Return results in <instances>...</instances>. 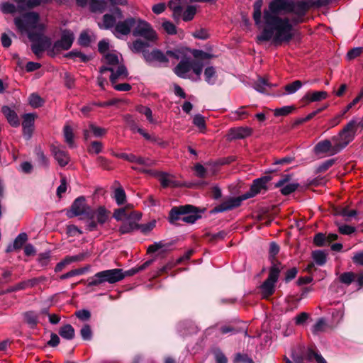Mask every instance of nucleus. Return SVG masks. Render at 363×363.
<instances>
[{
	"instance_id": "nucleus-1",
	"label": "nucleus",
	"mask_w": 363,
	"mask_h": 363,
	"mask_svg": "<svg viewBox=\"0 0 363 363\" xmlns=\"http://www.w3.org/2000/svg\"><path fill=\"white\" fill-rule=\"evenodd\" d=\"M262 0L253 4L252 18L262 30L258 42L272 40L275 44L289 42L294 35V27L303 21L310 7L308 2L298 0H271L262 11Z\"/></svg>"
},
{
	"instance_id": "nucleus-2",
	"label": "nucleus",
	"mask_w": 363,
	"mask_h": 363,
	"mask_svg": "<svg viewBox=\"0 0 363 363\" xmlns=\"http://www.w3.org/2000/svg\"><path fill=\"white\" fill-rule=\"evenodd\" d=\"M14 23L21 33L27 34L33 43V53L40 57L43 52L50 45V40L44 35L46 23L40 18L38 13L31 11L14 18Z\"/></svg>"
},
{
	"instance_id": "nucleus-3",
	"label": "nucleus",
	"mask_w": 363,
	"mask_h": 363,
	"mask_svg": "<svg viewBox=\"0 0 363 363\" xmlns=\"http://www.w3.org/2000/svg\"><path fill=\"white\" fill-rule=\"evenodd\" d=\"M194 59L182 60L174 68L175 74L181 78H191L189 74L191 70L200 78L203 68L208 63L212 55L199 50H194L192 52Z\"/></svg>"
},
{
	"instance_id": "nucleus-4",
	"label": "nucleus",
	"mask_w": 363,
	"mask_h": 363,
	"mask_svg": "<svg viewBox=\"0 0 363 363\" xmlns=\"http://www.w3.org/2000/svg\"><path fill=\"white\" fill-rule=\"evenodd\" d=\"M201 216L196 208L191 205L180 206L171 209L169 214V222L174 223L182 220L187 223H194Z\"/></svg>"
},
{
	"instance_id": "nucleus-5",
	"label": "nucleus",
	"mask_w": 363,
	"mask_h": 363,
	"mask_svg": "<svg viewBox=\"0 0 363 363\" xmlns=\"http://www.w3.org/2000/svg\"><path fill=\"white\" fill-rule=\"evenodd\" d=\"M282 269L281 263H273V266L270 267L267 279L259 286L262 298H268L274 293L276 284Z\"/></svg>"
},
{
	"instance_id": "nucleus-6",
	"label": "nucleus",
	"mask_w": 363,
	"mask_h": 363,
	"mask_svg": "<svg viewBox=\"0 0 363 363\" xmlns=\"http://www.w3.org/2000/svg\"><path fill=\"white\" fill-rule=\"evenodd\" d=\"M124 272L121 269H113L99 272L89 279L88 286H98L103 283L115 284L123 279Z\"/></svg>"
},
{
	"instance_id": "nucleus-7",
	"label": "nucleus",
	"mask_w": 363,
	"mask_h": 363,
	"mask_svg": "<svg viewBox=\"0 0 363 363\" xmlns=\"http://www.w3.org/2000/svg\"><path fill=\"white\" fill-rule=\"evenodd\" d=\"M356 124L353 121H349L337 135L333 137V141L336 143L337 150H342L354 140L356 131Z\"/></svg>"
},
{
	"instance_id": "nucleus-8",
	"label": "nucleus",
	"mask_w": 363,
	"mask_h": 363,
	"mask_svg": "<svg viewBox=\"0 0 363 363\" xmlns=\"http://www.w3.org/2000/svg\"><path fill=\"white\" fill-rule=\"evenodd\" d=\"M133 35L155 43L157 39V34L152 26L148 22L140 18H137V23H135V28L133 30Z\"/></svg>"
},
{
	"instance_id": "nucleus-9",
	"label": "nucleus",
	"mask_w": 363,
	"mask_h": 363,
	"mask_svg": "<svg viewBox=\"0 0 363 363\" xmlns=\"http://www.w3.org/2000/svg\"><path fill=\"white\" fill-rule=\"evenodd\" d=\"M90 211L92 215L86 216V218L88 220L86 226L87 230L93 231L96 230L97 224L103 225L106 222L109 217V212L104 206H99L96 210L90 207Z\"/></svg>"
},
{
	"instance_id": "nucleus-10",
	"label": "nucleus",
	"mask_w": 363,
	"mask_h": 363,
	"mask_svg": "<svg viewBox=\"0 0 363 363\" xmlns=\"http://www.w3.org/2000/svg\"><path fill=\"white\" fill-rule=\"evenodd\" d=\"M106 72H111L110 82L111 84H114L119 80H125L128 79V72L124 65H119L117 67H101L100 68L101 75Z\"/></svg>"
},
{
	"instance_id": "nucleus-11",
	"label": "nucleus",
	"mask_w": 363,
	"mask_h": 363,
	"mask_svg": "<svg viewBox=\"0 0 363 363\" xmlns=\"http://www.w3.org/2000/svg\"><path fill=\"white\" fill-rule=\"evenodd\" d=\"M91 215L90 206L86 205L85 199L83 196L78 197L74 200L70 210L67 213V216L69 218L79 216H84L86 218V216H91Z\"/></svg>"
},
{
	"instance_id": "nucleus-12",
	"label": "nucleus",
	"mask_w": 363,
	"mask_h": 363,
	"mask_svg": "<svg viewBox=\"0 0 363 363\" xmlns=\"http://www.w3.org/2000/svg\"><path fill=\"white\" fill-rule=\"evenodd\" d=\"M74 39V34L71 30H62L61 38L55 42L53 45V50L58 52L60 50H69L73 43Z\"/></svg>"
},
{
	"instance_id": "nucleus-13",
	"label": "nucleus",
	"mask_w": 363,
	"mask_h": 363,
	"mask_svg": "<svg viewBox=\"0 0 363 363\" xmlns=\"http://www.w3.org/2000/svg\"><path fill=\"white\" fill-rule=\"evenodd\" d=\"M246 199H244V194L238 197H230L216 206L213 209V211L220 213L232 210L240 206L242 202Z\"/></svg>"
},
{
	"instance_id": "nucleus-14",
	"label": "nucleus",
	"mask_w": 363,
	"mask_h": 363,
	"mask_svg": "<svg viewBox=\"0 0 363 363\" xmlns=\"http://www.w3.org/2000/svg\"><path fill=\"white\" fill-rule=\"evenodd\" d=\"M314 151L316 154L326 153L329 155H334L340 152L337 150L336 143L333 141V138L330 140H324L318 143L314 147Z\"/></svg>"
},
{
	"instance_id": "nucleus-15",
	"label": "nucleus",
	"mask_w": 363,
	"mask_h": 363,
	"mask_svg": "<svg viewBox=\"0 0 363 363\" xmlns=\"http://www.w3.org/2000/svg\"><path fill=\"white\" fill-rule=\"evenodd\" d=\"M51 152L54 156V158L60 167H63L69 162V155L63 146L59 145H52Z\"/></svg>"
},
{
	"instance_id": "nucleus-16",
	"label": "nucleus",
	"mask_w": 363,
	"mask_h": 363,
	"mask_svg": "<svg viewBox=\"0 0 363 363\" xmlns=\"http://www.w3.org/2000/svg\"><path fill=\"white\" fill-rule=\"evenodd\" d=\"M135 23H137V18H128L123 21H119L116 24L114 33L117 37L119 35H128L131 29H134Z\"/></svg>"
},
{
	"instance_id": "nucleus-17",
	"label": "nucleus",
	"mask_w": 363,
	"mask_h": 363,
	"mask_svg": "<svg viewBox=\"0 0 363 363\" xmlns=\"http://www.w3.org/2000/svg\"><path fill=\"white\" fill-rule=\"evenodd\" d=\"M113 6H124L128 0H108ZM90 9L93 12H104L107 8V3L104 0H89Z\"/></svg>"
},
{
	"instance_id": "nucleus-18",
	"label": "nucleus",
	"mask_w": 363,
	"mask_h": 363,
	"mask_svg": "<svg viewBox=\"0 0 363 363\" xmlns=\"http://www.w3.org/2000/svg\"><path fill=\"white\" fill-rule=\"evenodd\" d=\"M269 179L267 177L255 179L252 184L250 191L244 194V199H250L259 194L262 189H266Z\"/></svg>"
},
{
	"instance_id": "nucleus-19",
	"label": "nucleus",
	"mask_w": 363,
	"mask_h": 363,
	"mask_svg": "<svg viewBox=\"0 0 363 363\" xmlns=\"http://www.w3.org/2000/svg\"><path fill=\"white\" fill-rule=\"evenodd\" d=\"M133 169L137 170L140 172H143L146 174H149L154 176H157L159 181L160 182L162 186L163 187H168V186H175V182L172 179V177L166 173L160 172V173H155L152 172V170H148L145 168H137V167H133Z\"/></svg>"
},
{
	"instance_id": "nucleus-20",
	"label": "nucleus",
	"mask_w": 363,
	"mask_h": 363,
	"mask_svg": "<svg viewBox=\"0 0 363 363\" xmlns=\"http://www.w3.org/2000/svg\"><path fill=\"white\" fill-rule=\"evenodd\" d=\"M154 43L146 40L136 39L131 44H129V48L135 53H142L144 57L145 53L149 52L147 49L152 46Z\"/></svg>"
},
{
	"instance_id": "nucleus-21",
	"label": "nucleus",
	"mask_w": 363,
	"mask_h": 363,
	"mask_svg": "<svg viewBox=\"0 0 363 363\" xmlns=\"http://www.w3.org/2000/svg\"><path fill=\"white\" fill-rule=\"evenodd\" d=\"M113 14L115 16L111 14H105L103 17V23L101 25L99 23L100 28L108 29L113 27L114 25L116 26V19L122 18L123 15L121 9L118 8L113 9Z\"/></svg>"
},
{
	"instance_id": "nucleus-22",
	"label": "nucleus",
	"mask_w": 363,
	"mask_h": 363,
	"mask_svg": "<svg viewBox=\"0 0 363 363\" xmlns=\"http://www.w3.org/2000/svg\"><path fill=\"white\" fill-rule=\"evenodd\" d=\"M289 175H285L276 184L277 187H281V192L284 195L291 194L295 191L298 186V184L297 183H289Z\"/></svg>"
},
{
	"instance_id": "nucleus-23",
	"label": "nucleus",
	"mask_w": 363,
	"mask_h": 363,
	"mask_svg": "<svg viewBox=\"0 0 363 363\" xmlns=\"http://www.w3.org/2000/svg\"><path fill=\"white\" fill-rule=\"evenodd\" d=\"M144 60L149 64L155 62H157L160 64H167L168 62L167 56L157 49L153 50L148 53H145Z\"/></svg>"
},
{
	"instance_id": "nucleus-24",
	"label": "nucleus",
	"mask_w": 363,
	"mask_h": 363,
	"mask_svg": "<svg viewBox=\"0 0 363 363\" xmlns=\"http://www.w3.org/2000/svg\"><path fill=\"white\" fill-rule=\"evenodd\" d=\"M328 96V94L325 91H308L303 96L301 101L308 104L311 102L320 101L327 99Z\"/></svg>"
},
{
	"instance_id": "nucleus-25",
	"label": "nucleus",
	"mask_w": 363,
	"mask_h": 363,
	"mask_svg": "<svg viewBox=\"0 0 363 363\" xmlns=\"http://www.w3.org/2000/svg\"><path fill=\"white\" fill-rule=\"evenodd\" d=\"M113 218L117 220H129L133 219H139L140 216L135 212L128 213L125 208H121L116 209L114 211Z\"/></svg>"
},
{
	"instance_id": "nucleus-26",
	"label": "nucleus",
	"mask_w": 363,
	"mask_h": 363,
	"mask_svg": "<svg viewBox=\"0 0 363 363\" xmlns=\"http://www.w3.org/2000/svg\"><path fill=\"white\" fill-rule=\"evenodd\" d=\"M23 119L22 126L23 134L27 135V137L29 138L33 132L35 116L32 113H27L23 116Z\"/></svg>"
},
{
	"instance_id": "nucleus-27",
	"label": "nucleus",
	"mask_w": 363,
	"mask_h": 363,
	"mask_svg": "<svg viewBox=\"0 0 363 363\" xmlns=\"http://www.w3.org/2000/svg\"><path fill=\"white\" fill-rule=\"evenodd\" d=\"M252 133V129L249 127H238L232 128L230 130V137L231 139H242L250 136Z\"/></svg>"
},
{
	"instance_id": "nucleus-28",
	"label": "nucleus",
	"mask_w": 363,
	"mask_h": 363,
	"mask_svg": "<svg viewBox=\"0 0 363 363\" xmlns=\"http://www.w3.org/2000/svg\"><path fill=\"white\" fill-rule=\"evenodd\" d=\"M1 111L11 125L14 127L19 125L20 123L18 117L13 110L9 106H4L1 108Z\"/></svg>"
},
{
	"instance_id": "nucleus-29",
	"label": "nucleus",
	"mask_w": 363,
	"mask_h": 363,
	"mask_svg": "<svg viewBox=\"0 0 363 363\" xmlns=\"http://www.w3.org/2000/svg\"><path fill=\"white\" fill-rule=\"evenodd\" d=\"M91 132L95 137H101L105 135L107 132L106 129L98 127L95 125L94 123H90L89 125V129L84 130L83 134L85 140H88L89 138V132Z\"/></svg>"
},
{
	"instance_id": "nucleus-30",
	"label": "nucleus",
	"mask_w": 363,
	"mask_h": 363,
	"mask_svg": "<svg viewBox=\"0 0 363 363\" xmlns=\"http://www.w3.org/2000/svg\"><path fill=\"white\" fill-rule=\"evenodd\" d=\"M104 63L106 65L104 67H115L119 65H121L119 62V56L116 52H108L104 55Z\"/></svg>"
},
{
	"instance_id": "nucleus-31",
	"label": "nucleus",
	"mask_w": 363,
	"mask_h": 363,
	"mask_svg": "<svg viewBox=\"0 0 363 363\" xmlns=\"http://www.w3.org/2000/svg\"><path fill=\"white\" fill-rule=\"evenodd\" d=\"M23 318L26 323L31 328H35L38 323V314L35 311H30L25 312L23 313Z\"/></svg>"
},
{
	"instance_id": "nucleus-32",
	"label": "nucleus",
	"mask_w": 363,
	"mask_h": 363,
	"mask_svg": "<svg viewBox=\"0 0 363 363\" xmlns=\"http://www.w3.org/2000/svg\"><path fill=\"white\" fill-rule=\"evenodd\" d=\"M169 8L173 11V17L179 18L182 14V7L180 0H171L168 3Z\"/></svg>"
},
{
	"instance_id": "nucleus-33",
	"label": "nucleus",
	"mask_w": 363,
	"mask_h": 363,
	"mask_svg": "<svg viewBox=\"0 0 363 363\" xmlns=\"http://www.w3.org/2000/svg\"><path fill=\"white\" fill-rule=\"evenodd\" d=\"M60 335L66 340H72L74 337L75 332L74 328L69 325L62 326L59 330Z\"/></svg>"
},
{
	"instance_id": "nucleus-34",
	"label": "nucleus",
	"mask_w": 363,
	"mask_h": 363,
	"mask_svg": "<svg viewBox=\"0 0 363 363\" xmlns=\"http://www.w3.org/2000/svg\"><path fill=\"white\" fill-rule=\"evenodd\" d=\"M204 77L206 82L213 85L216 83L217 75L216 69L213 67H207L204 71Z\"/></svg>"
},
{
	"instance_id": "nucleus-35",
	"label": "nucleus",
	"mask_w": 363,
	"mask_h": 363,
	"mask_svg": "<svg viewBox=\"0 0 363 363\" xmlns=\"http://www.w3.org/2000/svg\"><path fill=\"white\" fill-rule=\"evenodd\" d=\"M63 134L65 142L67 143L69 147H74V133L71 126L67 125L64 127Z\"/></svg>"
},
{
	"instance_id": "nucleus-36",
	"label": "nucleus",
	"mask_w": 363,
	"mask_h": 363,
	"mask_svg": "<svg viewBox=\"0 0 363 363\" xmlns=\"http://www.w3.org/2000/svg\"><path fill=\"white\" fill-rule=\"evenodd\" d=\"M113 198L118 205L123 204L126 200L125 191L121 187L116 189L113 192Z\"/></svg>"
},
{
	"instance_id": "nucleus-37",
	"label": "nucleus",
	"mask_w": 363,
	"mask_h": 363,
	"mask_svg": "<svg viewBox=\"0 0 363 363\" xmlns=\"http://www.w3.org/2000/svg\"><path fill=\"white\" fill-rule=\"evenodd\" d=\"M312 257L318 265L322 266L326 262V254L322 250L313 252Z\"/></svg>"
},
{
	"instance_id": "nucleus-38",
	"label": "nucleus",
	"mask_w": 363,
	"mask_h": 363,
	"mask_svg": "<svg viewBox=\"0 0 363 363\" xmlns=\"http://www.w3.org/2000/svg\"><path fill=\"white\" fill-rule=\"evenodd\" d=\"M137 228L135 222L131 220H125L120 227L119 232L121 234H125L133 231Z\"/></svg>"
},
{
	"instance_id": "nucleus-39",
	"label": "nucleus",
	"mask_w": 363,
	"mask_h": 363,
	"mask_svg": "<svg viewBox=\"0 0 363 363\" xmlns=\"http://www.w3.org/2000/svg\"><path fill=\"white\" fill-rule=\"evenodd\" d=\"M193 123L199 129L201 133L206 130V121L204 117L201 114H196L193 118Z\"/></svg>"
},
{
	"instance_id": "nucleus-40",
	"label": "nucleus",
	"mask_w": 363,
	"mask_h": 363,
	"mask_svg": "<svg viewBox=\"0 0 363 363\" xmlns=\"http://www.w3.org/2000/svg\"><path fill=\"white\" fill-rule=\"evenodd\" d=\"M35 152L37 157V161L38 164L43 167H48L49 165V160L48 157L45 155L44 152L42 151V150L40 147H37L35 150Z\"/></svg>"
},
{
	"instance_id": "nucleus-41",
	"label": "nucleus",
	"mask_w": 363,
	"mask_h": 363,
	"mask_svg": "<svg viewBox=\"0 0 363 363\" xmlns=\"http://www.w3.org/2000/svg\"><path fill=\"white\" fill-rule=\"evenodd\" d=\"M254 88L259 92L264 93L270 84L264 78H259L254 84Z\"/></svg>"
},
{
	"instance_id": "nucleus-42",
	"label": "nucleus",
	"mask_w": 363,
	"mask_h": 363,
	"mask_svg": "<svg viewBox=\"0 0 363 363\" xmlns=\"http://www.w3.org/2000/svg\"><path fill=\"white\" fill-rule=\"evenodd\" d=\"M279 252V247L275 242H272L269 246V259L271 261V266H273V262L274 263H280L276 259V255Z\"/></svg>"
},
{
	"instance_id": "nucleus-43",
	"label": "nucleus",
	"mask_w": 363,
	"mask_h": 363,
	"mask_svg": "<svg viewBox=\"0 0 363 363\" xmlns=\"http://www.w3.org/2000/svg\"><path fill=\"white\" fill-rule=\"evenodd\" d=\"M196 8L195 6H188L182 14V19L184 21H189L192 20L196 14Z\"/></svg>"
},
{
	"instance_id": "nucleus-44",
	"label": "nucleus",
	"mask_w": 363,
	"mask_h": 363,
	"mask_svg": "<svg viewBox=\"0 0 363 363\" xmlns=\"http://www.w3.org/2000/svg\"><path fill=\"white\" fill-rule=\"evenodd\" d=\"M28 240L27 234L25 233H20L15 239L13 247L14 249H21Z\"/></svg>"
},
{
	"instance_id": "nucleus-45",
	"label": "nucleus",
	"mask_w": 363,
	"mask_h": 363,
	"mask_svg": "<svg viewBox=\"0 0 363 363\" xmlns=\"http://www.w3.org/2000/svg\"><path fill=\"white\" fill-rule=\"evenodd\" d=\"M302 86V82L299 80L294 81V82L285 86V91L287 94H291L295 93Z\"/></svg>"
},
{
	"instance_id": "nucleus-46",
	"label": "nucleus",
	"mask_w": 363,
	"mask_h": 363,
	"mask_svg": "<svg viewBox=\"0 0 363 363\" xmlns=\"http://www.w3.org/2000/svg\"><path fill=\"white\" fill-rule=\"evenodd\" d=\"M29 104L33 108H38L43 106V100L36 94H32L29 96Z\"/></svg>"
},
{
	"instance_id": "nucleus-47",
	"label": "nucleus",
	"mask_w": 363,
	"mask_h": 363,
	"mask_svg": "<svg viewBox=\"0 0 363 363\" xmlns=\"http://www.w3.org/2000/svg\"><path fill=\"white\" fill-rule=\"evenodd\" d=\"M103 144L99 141H93L88 147V152L90 154H99L102 151Z\"/></svg>"
},
{
	"instance_id": "nucleus-48",
	"label": "nucleus",
	"mask_w": 363,
	"mask_h": 363,
	"mask_svg": "<svg viewBox=\"0 0 363 363\" xmlns=\"http://www.w3.org/2000/svg\"><path fill=\"white\" fill-rule=\"evenodd\" d=\"M355 277L353 272H345L340 276L339 279L342 283L349 285L354 280Z\"/></svg>"
},
{
	"instance_id": "nucleus-49",
	"label": "nucleus",
	"mask_w": 363,
	"mask_h": 363,
	"mask_svg": "<svg viewBox=\"0 0 363 363\" xmlns=\"http://www.w3.org/2000/svg\"><path fill=\"white\" fill-rule=\"evenodd\" d=\"M17 5L15 6L14 4L9 3V2H4L1 4V10L4 13H14L17 11Z\"/></svg>"
},
{
	"instance_id": "nucleus-50",
	"label": "nucleus",
	"mask_w": 363,
	"mask_h": 363,
	"mask_svg": "<svg viewBox=\"0 0 363 363\" xmlns=\"http://www.w3.org/2000/svg\"><path fill=\"white\" fill-rule=\"evenodd\" d=\"M80 334L83 340H90L92 337V330L89 325L85 324L80 330Z\"/></svg>"
},
{
	"instance_id": "nucleus-51",
	"label": "nucleus",
	"mask_w": 363,
	"mask_h": 363,
	"mask_svg": "<svg viewBox=\"0 0 363 363\" xmlns=\"http://www.w3.org/2000/svg\"><path fill=\"white\" fill-rule=\"evenodd\" d=\"M86 271V268H79L71 270L60 277L61 279H66L74 276L83 274Z\"/></svg>"
},
{
	"instance_id": "nucleus-52",
	"label": "nucleus",
	"mask_w": 363,
	"mask_h": 363,
	"mask_svg": "<svg viewBox=\"0 0 363 363\" xmlns=\"http://www.w3.org/2000/svg\"><path fill=\"white\" fill-rule=\"evenodd\" d=\"M134 163L143 165L145 167H151L154 164V161L149 157H143L135 155Z\"/></svg>"
},
{
	"instance_id": "nucleus-53",
	"label": "nucleus",
	"mask_w": 363,
	"mask_h": 363,
	"mask_svg": "<svg viewBox=\"0 0 363 363\" xmlns=\"http://www.w3.org/2000/svg\"><path fill=\"white\" fill-rule=\"evenodd\" d=\"M362 52V48L360 47L354 48L349 50L346 55V59L348 61L352 60L359 57Z\"/></svg>"
},
{
	"instance_id": "nucleus-54",
	"label": "nucleus",
	"mask_w": 363,
	"mask_h": 363,
	"mask_svg": "<svg viewBox=\"0 0 363 363\" xmlns=\"http://www.w3.org/2000/svg\"><path fill=\"white\" fill-rule=\"evenodd\" d=\"M294 107L291 106H286L281 108H276L274 110L275 116H286L292 112Z\"/></svg>"
},
{
	"instance_id": "nucleus-55",
	"label": "nucleus",
	"mask_w": 363,
	"mask_h": 363,
	"mask_svg": "<svg viewBox=\"0 0 363 363\" xmlns=\"http://www.w3.org/2000/svg\"><path fill=\"white\" fill-rule=\"evenodd\" d=\"M138 111L140 113L145 115L150 123H154L155 122L152 118V111L150 108L140 106L138 108Z\"/></svg>"
},
{
	"instance_id": "nucleus-56",
	"label": "nucleus",
	"mask_w": 363,
	"mask_h": 363,
	"mask_svg": "<svg viewBox=\"0 0 363 363\" xmlns=\"http://www.w3.org/2000/svg\"><path fill=\"white\" fill-rule=\"evenodd\" d=\"M84 255L79 254L74 256H67L66 257L62 262L64 263L65 266L75 262H81L84 259Z\"/></svg>"
},
{
	"instance_id": "nucleus-57",
	"label": "nucleus",
	"mask_w": 363,
	"mask_h": 363,
	"mask_svg": "<svg viewBox=\"0 0 363 363\" xmlns=\"http://www.w3.org/2000/svg\"><path fill=\"white\" fill-rule=\"evenodd\" d=\"M327 326L326 322L323 318H320L313 327V333H318L325 330Z\"/></svg>"
},
{
	"instance_id": "nucleus-58",
	"label": "nucleus",
	"mask_w": 363,
	"mask_h": 363,
	"mask_svg": "<svg viewBox=\"0 0 363 363\" xmlns=\"http://www.w3.org/2000/svg\"><path fill=\"white\" fill-rule=\"evenodd\" d=\"M337 225L339 232L342 235H349L354 233L356 231V228L351 225L339 224H337Z\"/></svg>"
},
{
	"instance_id": "nucleus-59",
	"label": "nucleus",
	"mask_w": 363,
	"mask_h": 363,
	"mask_svg": "<svg viewBox=\"0 0 363 363\" xmlns=\"http://www.w3.org/2000/svg\"><path fill=\"white\" fill-rule=\"evenodd\" d=\"M68 57L72 58H79L81 62H85L89 60V57L81 52L72 50L68 55Z\"/></svg>"
},
{
	"instance_id": "nucleus-60",
	"label": "nucleus",
	"mask_w": 363,
	"mask_h": 363,
	"mask_svg": "<svg viewBox=\"0 0 363 363\" xmlns=\"http://www.w3.org/2000/svg\"><path fill=\"white\" fill-rule=\"evenodd\" d=\"M113 155L117 158L127 160L131 163H134V161L135 159V155H134V154H127V153H124V152H120V153H113Z\"/></svg>"
},
{
	"instance_id": "nucleus-61",
	"label": "nucleus",
	"mask_w": 363,
	"mask_h": 363,
	"mask_svg": "<svg viewBox=\"0 0 363 363\" xmlns=\"http://www.w3.org/2000/svg\"><path fill=\"white\" fill-rule=\"evenodd\" d=\"M79 44L82 46H88L91 42V38L87 32L83 31L78 39Z\"/></svg>"
},
{
	"instance_id": "nucleus-62",
	"label": "nucleus",
	"mask_w": 363,
	"mask_h": 363,
	"mask_svg": "<svg viewBox=\"0 0 363 363\" xmlns=\"http://www.w3.org/2000/svg\"><path fill=\"white\" fill-rule=\"evenodd\" d=\"M162 26L168 34L173 35L177 33L176 26L170 21H164Z\"/></svg>"
},
{
	"instance_id": "nucleus-63",
	"label": "nucleus",
	"mask_w": 363,
	"mask_h": 363,
	"mask_svg": "<svg viewBox=\"0 0 363 363\" xmlns=\"http://www.w3.org/2000/svg\"><path fill=\"white\" fill-rule=\"evenodd\" d=\"M245 108V106H242L233 113L235 120H242L249 116V113L244 110Z\"/></svg>"
},
{
	"instance_id": "nucleus-64",
	"label": "nucleus",
	"mask_w": 363,
	"mask_h": 363,
	"mask_svg": "<svg viewBox=\"0 0 363 363\" xmlns=\"http://www.w3.org/2000/svg\"><path fill=\"white\" fill-rule=\"evenodd\" d=\"M235 363H254L247 354H237L234 359Z\"/></svg>"
}]
</instances>
